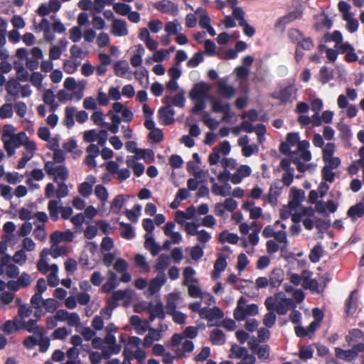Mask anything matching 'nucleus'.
Here are the masks:
<instances>
[{
	"label": "nucleus",
	"instance_id": "nucleus-1",
	"mask_svg": "<svg viewBox=\"0 0 364 364\" xmlns=\"http://www.w3.org/2000/svg\"><path fill=\"white\" fill-rule=\"evenodd\" d=\"M16 129L12 124H6L3 127L1 141L8 155L15 154L16 149L23 146L28 140V137L23 132L16 133Z\"/></svg>",
	"mask_w": 364,
	"mask_h": 364
},
{
	"label": "nucleus",
	"instance_id": "nucleus-2",
	"mask_svg": "<svg viewBox=\"0 0 364 364\" xmlns=\"http://www.w3.org/2000/svg\"><path fill=\"white\" fill-rule=\"evenodd\" d=\"M309 142L303 140L298 143L296 150L290 153V160L296 164V169L299 172L303 173L311 167L314 168L311 164H306L311 159V154L309 150Z\"/></svg>",
	"mask_w": 364,
	"mask_h": 364
},
{
	"label": "nucleus",
	"instance_id": "nucleus-3",
	"mask_svg": "<svg viewBox=\"0 0 364 364\" xmlns=\"http://www.w3.org/2000/svg\"><path fill=\"white\" fill-rule=\"evenodd\" d=\"M264 304L269 311H275L279 315H285L289 309L294 307L293 300L287 298L284 292L267 297Z\"/></svg>",
	"mask_w": 364,
	"mask_h": 364
},
{
	"label": "nucleus",
	"instance_id": "nucleus-4",
	"mask_svg": "<svg viewBox=\"0 0 364 364\" xmlns=\"http://www.w3.org/2000/svg\"><path fill=\"white\" fill-rule=\"evenodd\" d=\"M210 89L211 86L205 82H200L193 85L189 93L190 98L194 101L193 112L197 113L205 107V101Z\"/></svg>",
	"mask_w": 364,
	"mask_h": 364
},
{
	"label": "nucleus",
	"instance_id": "nucleus-5",
	"mask_svg": "<svg viewBox=\"0 0 364 364\" xmlns=\"http://www.w3.org/2000/svg\"><path fill=\"white\" fill-rule=\"evenodd\" d=\"M247 299L240 297L237 302L233 316L235 320L242 321L246 316H252L258 314V306L255 304L247 305Z\"/></svg>",
	"mask_w": 364,
	"mask_h": 364
},
{
	"label": "nucleus",
	"instance_id": "nucleus-6",
	"mask_svg": "<svg viewBox=\"0 0 364 364\" xmlns=\"http://www.w3.org/2000/svg\"><path fill=\"white\" fill-rule=\"evenodd\" d=\"M229 357L231 358L242 359V360L237 364H252V362L256 361L255 357L250 354L246 348L237 344L232 346Z\"/></svg>",
	"mask_w": 364,
	"mask_h": 364
},
{
	"label": "nucleus",
	"instance_id": "nucleus-7",
	"mask_svg": "<svg viewBox=\"0 0 364 364\" xmlns=\"http://www.w3.org/2000/svg\"><path fill=\"white\" fill-rule=\"evenodd\" d=\"M363 350H364V343H360L353 345L349 350H343L337 347L335 348V355L339 359L350 362L355 360Z\"/></svg>",
	"mask_w": 364,
	"mask_h": 364
},
{
	"label": "nucleus",
	"instance_id": "nucleus-8",
	"mask_svg": "<svg viewBox=\"0 0 364 364\" xmlns=\"http://www.w3.org/2000/svg\"><path fill=\"white\" fill-rule=\"evenodd\" d=\"M216 88L218 94L226 100H231L236 94V89L229 83L228 77L218 79Z\"/></svg>",
	"mask_w": 364,
	"mask_h": 364
},
{
	"label": "nucleus",
	"instance_id": "nucleus-9",
	"mask_svg": "<svg viewBox=\"0 0 364 364\" xmlns=\"http://www.w3.org/2000/svg\"><path fill=\"white\" fill-rule=\"evenodd\" d=\"M25 151L22 152V157L18 162L17 168H23L28 161H29L34 156L37 147L36 143L33 141H31L29 139L23 146Z\"/></svg>",
	"mask_w": 364,
	"mask_h": 364
},
{
	"label": "nucleus",
	"instance_id": "nucleus-10",
	"mask_svg": "<svg viewBox=\"0 0 364 364\" xmlns=\"http://www.w3.org/2000/svg\"><path fill=\"white\" fill-rule=\"evenodd\" d=\"M171 97H166L164 100L166 106L159 110V117L164 124L168 125L174 122L175 112L170 105Z\"/></svg>",
	"mask_w": 364,
	"mask_h": 364
},
{
	"label": "nucleus",
	"instance_id": "nucleus-11",
	"mask_svg": "<svg viewBox=\"0 0 364 364\" xmlns=\"http://www.w3.org/2000/svg\"><path fill=\"white\" fill-rule=\"evenodd\" d=\"M237 207V203L232 198H226L223 203H217L214 207V213L218 216H223L225 211L234 212Z\"/></svg>",
	"mask_w": 364,
	"mask_h": 364
},
{
	"label": "nucleus",
	"instance_id": "nucleus-12",
	"mask_svg": "<svg viewBox=\"0 0 364 364\" xmlns=\"http://www.w3.org/2000/svg\"><path fill=\"white\" fill-rule=\"evenodd\" d=\"M154 8L163 14L171 16H176L179 11L178 4L170 0H161L156 2L154 4Z\"/></svg>",
	"mask_w": 364,
	"mask_h": 364
},
{
	"label": "nucleus",
	"instance_id": "nucleus-13",
	"mask_svg": "<svg viewBox=\"0 0 364 364\" xmlns=\"http://www.w3.org/2000/svg\"><path fill=\"white\" fill-rule=\"evenodd\" d=\"M16 226L14 223L8 221L3 225L2 240L9 245H15L17 242L16 237L14 234Z\"/></svg>",
	"mask_w": 364,
	"mask_h": 364
},
{
	"label": "nucleus",
	"instance_id": "nucleus-14",
	"mask_svg": "<svg viewBox=\"0 0 364 364\" xmlns=\"http://www.w3.org/2000/svg\"><path fill=\"white\" fill-rule=\"evenodd\" d=\"M224 314L221 309L217 306L213 308H203L200 310V317L207 319L209 322L213 323L223 317Z\"/></svg>",
	"mask_w": 364,
	"mask_h": 364
},
{
	"label": "nucleus",
	"instance_id": "nucleus-15",
	"mask_svg": "<svg viewBox=\"0 0 364 364\" xmlns=\"http://www.w3.org/2000/svg\"><path fill=\"white\" fill-rule=\"evenodd\" d=\"M111 33L117 37L127 36L129 34V30L126 21L114 18L111 26Z\"/></svg>",
	"mask_w": 364,
	"mask_h": 364
},
{
	"label": "nucleus",
	"instance_id": "nucleus-16",
	"mask_svg": "<svg viewBox=\"0 0 364 364\" xmlns=\"http://www.w3.org/2000/svg\"><path fill=\"white\" fill-rule=\"evenodd\" d=\"M97 179L93 175H89L86 177L85 181L79 184L77 187L78 193L84 198H88L92 193V187L96 183Z\"/></svg>",
	"mask_w": 364,
	"mask_h": 364
},
{
	"label": "nucleus",
	"instance_id": "nucleus-17",
	"mask_svg": "<svg viewBox=\"0 0 364 364\" xmlns=\"http://www.w3.org/2000/svg\"><path fill=\"white\" fill-rule=\"evenodd\" d=\"M302 12L301 11H294L279 18L275 23V28L280 31H284L286 25L294 21L297 18H301Z\"/></svg>",
	"mask_w": 364,
	"mask_h": 364
},
{
	"label": "nucleus",
	"instance_id": "nucleus-18",
	"mask_svg": "<svg viewBox=\"0 0 364 364\" xmlns=\"http://www.w3.org/2000/svg\"><path fill=\"white\" fill-rule=\"evenodd\" d=\"M252 173V168L248 165H240L237 168L236 171L232 173V183L240 184L243 178L249 177Z\"/></svg>",
	"mask_w": 364,
	"mask_h": 364
},
{
	"label": "nucleus",
	"instance_id": "nucleus-19",
	"mask_svg": "<svg viewBox=\"0 0 364 364\" xmlns=\"http://www.w3.org/2000/svg\"><path fill=\"white\" fill-rule=\"evenodd\" d=\"M166 277L164 272H159L158 275L152 279L149 285V291L151 294L157 293L161 287L166 282Z\"/></svg>",
	"mask_w": 364,
	"mask_h": 364
},
{
	"label": "nucleus",
	"instance_id": "nucleus-20",
	"mask_svg": "<svg viewBox=\"0 0 364 364\" xmlns=\"http://www.w3.org/2000/svg\"><path fill=\"white\" fill-rule=\"evenodd\" d=\"M345 313L348 316H352L355 313L358 307V291L353 290L351 291L349 297L347 299L345 304Z\"/></svg>",
	"mask_w": 364,
	"mask_h": 364
},
{
	"label": "nucleus",
	"instance_id": "nucleus-21",
	"mask_svg": "<svg viewBox=\"0 0 364 364\" xmlns=\"http://www.w3.org/2000/svg\"><path fill=\"white\" fill-rule=\"evenodd\" d=\"M284 279V272L280 268L273 269L269 274V285L278 288Z\"/></svg>",
	"mask_w": 364,
	"mask_h": 364
},
{
	"label": "nucleus",
	"instance_id": "nucleus-22",
	"mask_svg": "<svg viewBox=\"0 0 364 364\" xmlns=\"http://www.w3.org/2000/svg\"><path fill=\"white\" fill-rule=\"evenodd\" d=\"M75 237L74 233L70 230L65 232L55 231L50 235V242L59 243L62 241L71 242Z\"/></svg>",
	"mask_w": 364,
	"mask_h": 364
},
{
	"label": "nucleus",
	"instance_id": "nucleus-23",
	"mask_svg": "<svg viewBox=\"0 0 364 364\" xmlns=\"http://www.w3.org/2000/svg\"><path fill=\"white\" fill-rule=\"evenodd\" d=\"M119 283L116 273L112 270L107 272V281L102 285V290L104 292H109L116 288Z\"/></svg>",
	"mask_w": 364,
	"mask_h": 364
},
{
	"label": "nucleus",
	"instance_id": "nucleus-24",
	"mask_svg": "<svg viewBox=\"0 0 364 364\" xmlns=\"http://www.w3.org/2000/svg\"><path fill=\"white\" fill-rule=\"evenodd\" d=\"M296 88L293 85H289L281 91L274 95V97L280 100L282 102L291 100L293 95L296 93Z\"/></svg>",
	"mask_w": 364,
	"mask_h": 364
},
{
	"label": "nucleus",
	"instance_id": "nucleus-25",
	"mask_svg": "<svg viewBox=\"0 0 364 364\" xmlns=\"http://www.w3.org/2000/svg\"><path fill=\"white\" fill-rule=\"evenodd\" d=\"M196 272L191 267H186L183 272V285L189 286L190 284H198V279L196 277Z\"/></svg>",
	"mask_w": 364,
	"mask_h": 364
},
{
	"label": "nucleus",
	"instance_id": "nucleus-26",
	"mask_svg": "<svg viewBox=\"0 0 364 364\" xmlns=\"http://www.w3.org/2000/svg\"><path fill=\"white\" fill-rule=\"evenodd\" d=\"M42 251L47 252L46 256L50 255L53 258L56 259L67 253V247L65 246H58L56 242H52L49 249H43Z\"/></svg>",
	"mask_w": 364,
	"mask_h": 364
},
{
	"label": "nucleus",
	"instance_id": "nucleus-27",
	"mask_svg": "<svg viewBox=\"0 0 364 364\" xmlns=\"http://www.w3.org/2000/svg\"><path fill=\"white\" fill-rule=\"evenodd\" d=\"M114 73L122 78H130L129 67L127 62L119 61L114 66Z\"/></svg>",
	"mask_w": 364,
	"mask_h": 364
},
{
	"label": "nucleus",
	"instance_id": "nucleus-28",
	"mask_svg": "<svg viewBox=\"0 0 364 364\" xmlns=\"http://www.w3.org/2000/svg\"><path fill=\"white\" fill-rule=\"evenodd\" d=\"M231 189V186L228 183H225L223 185H218V183H214L212 186L213 193L216 196H220L222 197L230 196Z\"/></svg>",
	"mask_w": 364,
	"mask_h": 364
},
{
	"label": "nucleus",
	"instance_id": "nucleus-29",
	"mask_svg": "<svg viewBox=\"0 0 364 364\" xmlns=\"http://www.w3.org/2000/svg\"><path fill=\"white\" fill-rule=\"evenodd\" d=\"M61 206L62 205L60 200H50L48 202V210L50 214V217L53 221L58 220Z\"/></svg>",
	"mask_w": 364,
	"mask_h": 364
},
{
	"label": "nucleus",
	"instance_id": "nucleus-30",
	"mask_svg": "<svg viewBox=\"0 0 364 364\" xmlns=\"http://www.w3.org/2000/svg\"><path fill=\"white\" fill-rule=\"evenodd\" d=\"M227 264L225 257L222 256L219 257L214 264V269L211 274L212 278L213 279L219 278L220 273L225 269Z\"/></svg>",
	"mask_w": 364,
	"mask_h": 364
},
{
	"label": "nucleus",
	"instance_id": "nucleus-31",
	"mask_svg": "<svg viewBox=\"0 0 364 364\" xmlns=\"http://www.w3.org/2000/svg\"><path fill=\"white\" fill-rule=\"evenodd\" d=\"M149 311L151 321H153L156 318L164 319L165 317L164 306L161 303H158L154 306H150Z\"/></svg>",
	"mask_w": 364,
	"mask_h": 364
},
{
	"label": "nucleus",
	"instance_id": "nucleus-32",
	"mask_svg": "<svg viewBox=\"0 0 364 364\" xmlns=\"http://www.w3.org/2000/svg\"><path fill=\"white\" fill-rule=\"evenodd\" d=\"M47 252L41 251L40 254V259L37 262L36 267L38 270L43 274L48 271H51V265L48 264V257L46 256Z\"/></svg>",
	"mask_w": 364,
	"mask_h": 364
},
{
	"label": "nucleus",
	"instance_id": "nucleus-33",
	"mask_svg": "<svg viewBox=\"0 0 364 364\" xmlns=\"http://www.w3.org/2000/svg\"><path fill=\"white\" fill-rule=\"evenodd\" d=\"M144 247L153 256H156L161 250L160 246L155 242L153 236L149 233L145 235Z\"/></svg>",
	"mask_w": 364,
	"mask_h": 364
},
{
	"label": "nucleus",
	"instance_id": "nucleus-34",
	"mask_svg": "<svg viewBox=\"0 0 364 364\" xmlns=\"http://www.w3.org/2000/svg\"><path fill=\"white\" fill-rule=\"evenodd\" d=\"M164 30L168 36H173L178 34L181 30L182 26L178 19L168 21L165 23Z\"/></svg>",
	"mask_w": 364,
	"mask_h": 364
},
{
	"label": "nucleus",
	"instance_id": "nucleus-35",
	"mask_svg": "<svg viewBox=\"0 0 364 364\" xmlns=\"http://www.w3.org/2000/svg\"><path fill=\"white\" fill-rule=\"evenodd\" d=\"M180 299L178 293H171L166 297V304L165 306L166 314H169L176 311V302Z\"/></svg>",
	"mask_w": 364,
	"mask_h": 364
},
{
	"label": "nucleus",
	"instance_id": "nucleus-36",
	"mask_svg": "<svg viewBox=\"0 0 364 364\" xmlns=\"http://www.w3.org/2000/svg\"><path fill=\"white\" fill-rule=\"evenodd\" d=\"M122 349L119 344L103 346L102 347V353L103 358L109 359L112 355L118 354Z\"/></svg>",
	"mask_w": 364,
	"mask_h": 364
},
{
	"label": "nucleus",
	"instance_id": "nucleus-37",
	"mask_svg": "<svg viewBox=\"0 0 364 364\" xmlns=\"http://www.w3.org/2000/svg\"><path fill=\"white\" fill-rule=\"evenodd\" d=\"M77 109L74 107H66L65 109L64 124L67 128L70 129L74 126V117Z\"/></svg>",
	"mask_w": 364,
	"mask_h": 364
},
{
	"label": "nucleus",
	"instance_id": "nucleus-38",
	"mask_svg": "<svg viewBox=\"0 0 364 364\" xmlns=\"http://www.w3.org/2000/svg\"><path fill=\"white\" fill-rule=\"evenodd\" d=\"M187 287H188V295L192 298H194V299L200 298V297L202 298L205 295H206L207 296L209 297L210 300L213 299V297L212 296H210L209 294L202 292V290H201L200 286L198 285V284H190Z\"/></svg>",
	"mask_w": 364,
	"mask_h": 364
},
{
	"label": "nucleus",
	"instance_id": "nucleus-39",
	"mask_svg": "<svg viewBox=\"0 0 364 364\" xmlns=\"http://www.w3.org/2000/svg\"><path fill=\"white\" fill-rule=\"evenodd\" d=\"M21 329H24L29 333H39L40 328L37 324V321L35 319H29L28 321L20 319Z\"/></svg>",
	"mask_w": 364,
	"mask_h": 364
},
{
	"label": "nucleus",
	"instance_id": "nucleus-40",
	"mask_svg": "<svg viewBox=\"0 0 364 364\" xmlns=\"http://www.w3.org/2000/svg\"><path fill=\"white\" fill-rule=\"evenodd\" d=\"M195 12L196 14H198L199 16V26L202 28L205 29L210 25V18L204 9L201 7L198 8Z\"/></svg>",
	"mask_w": 364,
	"mask_h": 364
},
{
	"label": "nucleus",
	"instance_id": "nucleus-41",
	"mask_svg": "<svg viewBox=\"0 0 364 364\" xmlns=\"http://www.w3.org/2000/svg\"><path fill=\"white\" fill-rule=\"evenodd\" d=\"M364 335L362 331L354 328L348 332V334L346 336V341L348 344L359 342L363 340Z\"/></svg>",
	"mask_w": 364,
	"mask_h": 364
},
{
	"label": "nucleus",
	"instance_id": "nucleus-42",
	"mask_svg": "<svg viewBox=\"0 0 364 364\" xmlns=\"http://www.w3.org/2000/svg\"><path fill=\"white\" fill-rule=\"evenodd\" d=\"M20 326V318H14V320H9L5 322V323L3 326V331L8 333H12L14 331L21 329Z\"/></svg>",
	"mask_w": 364,
	"mask_h": 364
},
{
	"label": "nucleus",
	"instance_id": "nucleus-43",
	"mask_svg": "<svg viewBox=\"0 0 364 364\" xmlns=\"http://www.w3.org/2000/svg\"><path fill=\"white\" fill-rule=\"evenodd\" d=\"M55 95L54 92L48 89L45 91L43 95V102L50 105V111H55L58 105L55 102Z\"/></svg>",
	"mask_w": 364,
	"mask_h": 364
},
{
	"label": "nucleus",
	"instance_id": "nucleus-44",
	"mask_svg": "<svg viewBox=\"0 0 364 364\" xmlns=\"http://www.w3.org/2000/svg\"><path fill=\"white\" fill-rule=\"evenodd\" d=\"M348 215L353 220L361 218L364 215V204L362 203H357L351 206L347 213Z\"/></svg>",
	"mask_w": 364,
	"mask_h": 364
},
{
	"label": "nucleus",
	"instance_id": "nucleus-45",
	"mask_svg": "<svg viewBox=\"0 0 364 364\" xmlns=\"http://www.w3.org/2000/svg\"><path fill=\"white\" fill-rule=\"evenodd\" d=\"M59 272L58 266L55 264L51 265L50 273L48 276V283L50 287H55L59 284L60 280L58 277Z\"/></svg>",
	"mask_w": 364,
	"mask_h": 364
},
{
	"label": "nucleus",
	"instance_id": "nucleus-46",
	"mask_svg": "<svg viewBox=\"0 0 364 364\" xmlns=\"http://www.w3.org/2000/svg\"><path fill=\"white\" fill-rule=\"evenodd\" d=\"M210 338L214 345H223L225 342L224 333L218 328H215L211 331Z\"/></svg>",
	"mask_w": 364,
	"mask_h": 364
},
{
	"label": "nucleus",
	"instance_id": "nucleus-47",
	"mask_svg": "<svg viewBox=\"0 0 364 364\" xmlns=\"http://www.w3.org/2000/svg\"><path fill=\"white\" fill-rule=\"evenodd\" d=\"M171 263V258L168 255L161 254L156 264V270L159 272H164V270Z\"/></svg>",
	"mask_w": 364,
	"mask_h": 364
},
{
	"label": "nucleus",
	"instance_id": "nucleus-48",
	"mask_svg": "<svg viewBox=\"0 0 364 364\" xmlns=\"http://www.w3.org/2000/svg\"><path fill=\"white\" fill-rule=\"evenodd\" d=\"M129 198V196L117 195L112 202L111 209L116 213H119L122 208L124 202Z\"/></svg>",
	"mask_w": 364,
	"mask_h": 364
},
{
	"label": "nucleus",
	"instance_id": "nucleus-49",
	"mask_svg": "<svg viewBox=\"0 0 364 364\" xmlns=\"http://www.w3.org/2000/svg\"><path fill=\"white\" fill-rule=\"evenodd\" d=\"M239 240V237L235 233H230L224 231L220 234L219 241L221 243L228 242L230 244H237Z\"/></svg>",
	"mask_w": 364,
	"mask_h": 364
},
{
	"label": "nucleus",
	"instance_id": "nucleus-50",
	"mask_svg": "<svg viewBox=\"0 0 364 364\" xmlns=\"http://www.w3.org/2000/svg\"><path fill=\"white\" fill-rule=\"evenodd\" d=\"M134 262L136 265L140 269L141 272L146 273L150 271V266L144 255L140 254L136 255L134 258Z\"/></svg>",
	"mask_w": 364,
	"mask_h": 364
},
{
	"label": "nucleus",
	"instance_id": "nucleus-51",
	"mask_svg": "<svg viewBox=\"0 0 364 364\" xmlns=\"http://www.w3.org/2000/svg\"><path fill=\"white\" fill-rule=\"evenodd\" d=\"M323 255V250L320 244L316 245L311 250L309 255L310 261L313 263L318 262Z\"/></svg>",
	"mask_w": 364,
	"mask_h": 364
},
{
	"label": "nucleus",
	"instance_id": "nucleus-52",
	"mask_svg": "<svg viewBox=\"0 0 364 364\" xmlns=\"http://www.w3.org/2000/svg\"><path fill=\"white\" fill-rule=\"evenodd\" d=\"M54 181L58 182L60 179L62 181H65L68 178L69 171L65 166H57L54 175Z\"/></svg>",
	"mask_w": 364,
	"mask_h": 364
},
{
	"label": "nucleus",
	"instance_id": "nucleus-53",
	"mask_svg": "<svg viewBox=\"0 0 364 364\" xmlns=\"http://www.w3.org/2000/svg\"><path fill=\"white\" fill-rule=\"evenodd\" d=\"M95 194L101 202L105 204L109 198L107 189L101 184L97 185L95 188Z\"/></svg>",
	"mask_w": 364,
	"mask_h": 364
},
{
	"label": "nucleus",
	"instance_id": "nucleus-54",
	"mask_svg": "<svg viewBox=\"0 0 364 364\" xmlns=\"http://www.w3.org/2000/svg\"><path fill=\"white\" fill-rule=\"evenodd\" d=\"M202 121L211 130L216 129L218 127L219 124H220V122L218 121L213 119L210 116V114L207 112H205L203 114Z\"/></svg>",
	"mask_w": 364,
	"mask_h": 364
},
{
	"label": "nucleus",
	"instance_id": "nucleus-55",
	"mask_svg": "<svg viewBox=\"0 0 364 364\" xmlns=\"http://www.w3.org/2000/svg\"><path fill=\"white\" fill-rule=\"evenodd\" d=\"M6 90L9 95L17 97L19 93L18 82L16 80H9L6 85Z\"/></svg>",
	"mask_w": 364,
	"mask_h": 364
},
{
	"label": "nucleus",
	"instance_id": "nucleus-56",
	"mask_svg": "<svg viewBox=\"0 0 364 364\" xmlns=\"http://www.w3.org/2000/svg\"><path fill=\"white\" fill-rule=\"evenodd\" d=\"M119 226L121 234L124 238L130 240L134 237V232L131 225L122 222Z\"/></svg>",
	"mask_w": 364,
	"mask_h": 364
},
{
	"label": "nucleus",
	"instance_id": "nucleus-57",
	"mask_svg": "<svg viewBox=\"0 0 364 364\" xmlns=\"http://www.w3.org/2000/svg\"><path fill=\"white\" fill-rule=\"evenodd\" d=\"M16 69V77L19 81L26 82L29 78V73L22 63H15Z\"/></svg>",
	"mask_w": 364,
	"mask_h": 364
},
{
	"label": "nucleus",
	"instance_id": "nucleus-58",
	"mask_svg": "<svg viewBox=\"0 0 364 364\" xmlns=\"http://www.w3.org/2000/svg\"><path fill=\"white\" fill-rule=\"evenodd\" d=\"M274 240L281 244V250H284L288 246V240L286 232L280 230L275 232Z\"/></svg>",
	"mask_w": 364,
	"mask_h": 364
},
{
	"label": "nucleus",
	"instance_id": "nucleus-59",
	"mask_svg": "<svg viewBox=\"0 0 364 364\" xmlns=\"http://www.w3.org/2000/svg\"><path fill=\"white\" fill-rule=\"evenodd\" d=\"M229 105V103L223 102L219 99H214L211 102V109L215 113H222Z\"/></svg>",
	"mask_w": 364,
	"mask_h": 364
},
{
	"label": "nucleus",
	"instance_id": "nucleus-60",
	"mask_svg": "<svg viewBox=\"0 0 364 364\" xmlns=\"http://www.w3.org/2000/svg\"><path fill=\"white\" fill-rule=\"evenodd\" d=\"M141 206L140 205H135L132 210L126 211V215L129 220L136 223L138 218L141 213Z\"/></svg>",
	"mask_w": 364,
	"mask_h": 364
},
{
	"label": "nucleus",
	"instance_id": "nucleus-61",
	"mask_svg": "<svg viewBox=\"0 0 364 364\" xmlns=\"http://www.w3.org/2000/svg\"><path fill=\"white\" fill-rule=\"evenodd\" d=\"M32 308L28 304H20L18 309V316L16 318L24 320L32 314Z\"/></svg>",
	"mask_w": 364,
	"mask_h": 364
},
{
	"label": "nucleus",
	"instance_id": "nucleus-62",
	"mask_svg": "<svg viewBox=\"0 0 364 364\" xmlns=\"http://www.w3.org/2000/svg\"><path fill=\"white\" fill-rule=\"evenodd\" d=\"M113 9L119 15L127 16L129 13L131 7L129 5L124 3L118 2L113 5Z\"/></svg>",
	"mask_w": 364,
	"mask_h": 364
},
{
	"label": "nucleus",
	"instance_id": "nucleus-63",
	"mask_svg": "<svg viewBox=\"0 0 364 364\" xmlns=\"http://www.w3.org/2000/svg\"><path fill=\"white\" fill-rule=\"evenodd\" d=\"M131 296V291L129 289L126 290H117L112 292L111 299L113 301H117L122 300L126 298H129Z\"/></svg>",
	"mask_w": 364,
	"mask_h": 364
},
{
	"label": "nucleus",
	"instance_id": "nucleus-64",
	"mask_svg": "<svg viewBox=\"0 0 364 364\" xmlns=\"http://www.w3.org/2000/svg\"><path fill=\"white\" fill-rule=\"evenodd\" d=\"M13 106L11 104H4L0 107V118L7 119L11 118L13 116Z\"/></svg>",
	"mask_w": 364,
	"mask_h": 364
}]
</instances>
